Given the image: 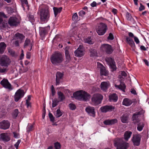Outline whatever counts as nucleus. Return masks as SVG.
<instances>
[{
	"instance_id": "21",
	"label": "nucleus",
	"mask_w": 149,
	"mask_h": 149,
	"mask_svg": "<svg viewBox=\"0 0 149 149\" xmlns=\"http://www.w3.org/2000/svg\"><path fill=\"white\" fill-rule=\"evenodd\" d=\"M85 110L90 116L93 117H95V112L94 108L93 107L88 106L86 108Z\"/></svg>"
},
{
	"instance_id": "6",
	"label": "nucleus",
	"mask_w": 149,
	"mask_h": 149,
	"mask_svg": "<svg viewBox=\"0 0 149 149\" xmlns=\"http://www.w3.org/2000/svg\"><path fill=\"white\" fill-rule=\"evenodd\" d=\"M103 99V95L99 93L94 94L91 99L92 104L95 106L101 103Z\"/></svg>"
},
{
	"instance_id": "8",
	"label": "nucleus",
	"mask_w": 149,
	"mask_h": 149,
	"mask_svg": "<svg viewBox=\"0 0 149 149\" xmlns=\"http://www.w3.org/2000/svg\"><path fill=\"white\" fill-rule=\"evenodd\" d=\"M77 98V100L84 101H87L89 99L90 95L85 91L81 90Z\"/></svg>"
},
{
	"instance_id": "43",
	"label": "nucleus",
	"mask_w": 149,
	"mask_h": 149,
	"mask_svg": "<svg viewBox=\"0 0 149 149\" xmlns=\"http://www.w3.org/2000/svg\"><path fill=\"white\" fill-rule=\"evenodd\" d=\"M85 42L86 43L90 45L94 43L93 41L92 40L91 37H88L87 38H86L85 40Z\"/></svg>"
},
{
	"instance_id": "38",
	"label": "nucleus",
	"mask_w": 149,
	"mask_h": 149,
	"mask_svg": "<svg viewBox=\"0 0 149 149\" xmlns=\"http://www.w3.org/2000/svg\"><path fill=\"white\" fill-rule=\"evenodd\" d=\"M60 102L58 100L57 98H55L52 100V107L54 108L56 107L58 104V103Z\"/></svg>"
},
{
	"instance_id": "40",
	"label": "nucleus",
	"mask_w": 149,
	"mask_h": 149,
	"mask_svg": "<svg viewBox=\"0 0 149 149\" xmlns=\"http://www.w3.org/2000/svg\"><path fill=\"white\" fill-rule=\"evenodd\" d=\"M22 5L23 8L24 9V6L25 5L26 6L29 7L28 3L27 0H21Z\"/></svg>"
},
{
	"instance_id": "29",
	"label": "nucleus",
	"mask_w": 149,
	"mask_h": 149,
	"mask_svg": "<svg viewBox=\"0 0 149 149\" xmlns=\"http://www.w3.org/2000/svg\"><path fill=\"white\" fill-rule=\"evenodd\" d=\"M57 94L58 96L59 101L60 102L62 101L65 99V97L64 94L61 91H58Z\"/></svg>"
},
{
	"instance_id": "18",
	"label": "nucleus",
	"mask_w": 149,
	"mask_h": 149,
	"mask_svg": "<svg viewBox=\"0 0 149 149\" xmlns=\"http://www.w3.org/2000/svg\"><path fill=\"white\" fill-rule=\"evenodd\" d=\"M2 17H6V15L3 13L0 12V29L6 28L7 25L6 22L3 21Z\"/></svg>"
},
{
	"instance_id": "34",
	"label": "nucleus",
	"mask_w": 149,
	"mask_h": 149,
	"mask_svg": "<svg viewBox=\"0 0 149 149\" xmlns=\"http://www.w3.org/2000/svg\"><path fill=\"white\" fill-rule=\"evenodd\" d=\"M122 104L126 106H130V100L127 98L124 99L122 102Z\"/></svg>"
},
{
	"instance_id": "49",
	"label": "nucleus",
	"mask_w": 149,
	"mask_h": 149,
	"mask_svg": "<svg viewBox=\"0 0 149 149\" xmlns=\"http://www.w3.org/2000/svg\"><path fill=\"white\" fill-rule=\"evenodd\" d=\"M80 91L81 90L76 92L73 93V95L75 99H77Z\"/></svg>"
},
{
	"instance_id": "57",
	"label": "nucleus",
	"mask_w": 149,
	"mask_h": 149,
	"mask_svg": "<svg viewBox=\"0 0 149 149\" xmlns=\"http://www.w3.org/2000/svg\"><path fill=\"white\" fill-rule=\"evenodd\" d=\"M131 93L134 95H137V93L136 91V89L131 88Z\"/></svg>"
},
{
	"instance_id": "60",
	"label": "nucleus",
	"mask_w": 149,
	"mask_h": 149,
	"mask_svg": "<svg viewBox=\"0 0 149 149\" xmlns=\"http://www.w3.org/2000/svg\"><path fill=\"white\" fill-rule=\"evenodd\" d=\"M80 16H83L85 14V12L84 10H81L79 13Z\"/></svg>"
},
{
	"instance_id": "23",
	"label": "nucleus",
	"mask_w": 149,
	"mask_h": 149,
	"mask_svg": "<svg viewBox=\"0 0 149 149\" xmlns=\"http://www.w3.org/2000/svg\"><path fill=\"white\" fill-rule=\"evenodd\" d=\"M69 49V47H66L65 49V54L66 58V61H65V63L67 64L71 60V57L69 54L68 49Z\"/></svg>"
},
{
	"instance_id": "48",
	"label": "nucleus",
	"mask_w": 149,
	"mask_h": 149,
	"mask_svg": "<svg viewBox=\"0 0 149 149\" xmlns=\"http://www.w3.org/2000/svg\"><path fill=\"white\" fill-rule=\"evenodd\" d=\"M68 106L71 110H74L76 108V105L73 103L69 104Z\"/></svg>"
},
{
	"instance_id": "11",
	"label": "nucleus",
	"mask_w": 149,
	"mask_h": 149,
	"mask_svg": "<svg viewBox=\"0 0 149 149\" xmlns=\"http://www.w3.org/2000/svg\"><path fill=\"white\" fill-rule=\"evenodd\" d=\"M141 136L138 133L134 134L132 141L134 146H138L140 144Z\"/></svg>"
},
{
	"instance_id": "55",
	"label": "nucleus",
	"mask_w": 149,
	"mask_h": 149,
	"mask_svg": "<svg viewBox=\"0 0 149 149\" xmlns=\"http://www.w3.org/2000/svg\"><path fill=\"white\" fill-rule=\"evenodd\" d=\"M29 21L31 22H33L35 21V19L33 15H30L29 17Z\"/></svg>"
},
{
	"instance_id": "12",
	"label": "nucleus",
	"mask_w": 149,
	"mask_h": 149,
	"mask_svg": "<svg viewBox=\"0 0 149 149\" xmlns=\"http://www.w3.org/2000/svg\"><path fill=\"white\" fill-rule=\"evenodd\" d=\"M20 23L18 19L14 17H10L8 21V23L11 26H17Z\"/></svg>"
},
{
	"instance_id": "26",
	"label": "nucleus",
	"mask_w": 149,
	"mask_h": 149,
	"mask_svg": "<svg viewBox=\"0 0 149 149\" xmlns=\"http://www.w3.org/2000/svg\"><path fill=\"white\" fill-rule=\"evenodd\" d=\"M109 100L110 102H116L118 99L117 95L115 93H113L110 94L109 97Z\"/></svg>"
},
{
	"instance_id": "31",
	"label": "nucleus",
	"mask_w": 149,
	"mask_h": 149,
	"mask_svg": "<svg viewBox=\"0 0 149 149\" xmlns=\"http://www.w3.org/2000/svg\"><path fill=\"white\" fill-rule=\"evenodd\" d=\"M62 9V7L57 8L54 7L53 9L55 17H56L58 13H61Z\"/></svg>"
},
{
	"instance_id": "58",
	"label": "nucleus",
	"mask_w": 149,
	"mask_h": 149,
	"mask_svg": "<svg viewBox=\"0 0 149 149\" xmlns=\"http://www.w3.org/2000/svg\"><path fill=\"white\" fill-rule=\"evenodd\" d=\"M8 69L6 68H0V73H5L7 72Z\"/></svg>"
},
{
	"instance_id": "4",
	"label": "nucleus",
	"mask_w": 149,
	"mask_h": 149,
	"mask_svg": "<svg viewBox=\"0 0 149 149\" xmlns=\"http://www.w3.org/2000/svg\"><path fill=\"white\" fill-rule=\"evenodd\" d=\"M144 111L142 110L140 111L136 112L132 116V125L131 129H133L135 130L136 129V124L140 121V116L141 113H144Z\"/></svg>"
},
{
	"instance_id": "53",
	"label": "nucleus",
	"mask_w": 149,
	"mask_h": 149,
	"mask_svg": "<svg viewBox=\"0 0 149 149\" xmlns=\"http://www.w3.org/2000/svg\"><path fill=\"white\" fill-rule=\"evenodd\" d=\"M78 19V16L77 13H75L73 15L72 17V19L74 21H76Z\"/></svg>"
},
{
	"instance_id": "44",
	"label": "nucleus",
	"mask_w": 149,
	"mask_h": 149,
	"mask_svg": "<svg viewBox=\"0 0 149 149\" xmlns=\"http://www.w3.org/2000/svg\"><path fill=\"white\" fill-rule=\"evenodd\" d=\"M106 61L109 63L110 65L113 64V63H114V60L110 57H108L106 59Z\"/></svg>"
},
{
	"instance_id": "3",
	"label": "nucleus",
	"mask_w": 149,
	"mask_h": 149,
	"mask_svg": "<svg viewBox=\"0 0 149 149\" xmlns=\"http://www.w3.org/2000/svg\"><path fill=\"white\" fill-rule=\"evenodd\" d=\"M127 75V74L125 71H120L118 77L119 79V81L120 83V84L119 85H117L116 84L115 85V87L120 89L123 92L125 91V90L126 87L123 82V81Z\"/></svg>"
},
{
	"instance_id": "61",
	"label": "nucleus",
	"mask_w": 149,
	"mask_h": 149,
	"mask_svg": "<svg viewBox=\"0 0 149 149\" xmlns=\"http://www.w3.org/2000/svg\"><path fill=\"white\" fill-rule=\"evenodd\" d=\"M140 6L139 8V10L140 11H141L144 9L145 7L143 5H142L141 3H140Z\"/></svg>"
},
{
	"instance_id": "14",
	"label": "nucleus",
	"mask_w": 149,
	"mask_h": 149,
	"mask_svg": "<svg viewBox=\"0 0 149 149\" xmlns=\"http://www.w3.org/2000/svg\"><path fill=\"white\" fill-rule=\"evenodd\" d=\"M84 48L82 45H80L74 52L75 56L78 57H81L84 55Z\"/></svg>"
},
{
	"instance_id": "37",
	"label": "nucleus",
	"mask_w": 149,
	"mask_h": 149,
	"mask_svg": "<svg viewBox=\"0 0 149 149\" xmlns=\"http://www.w3.org/2000/svg\"><path fill=\"white\" fill-rule=\"evenodd\" d=\"M31 44H33V43L31 42L30 40L26 38L24 44V47L25 48L27 46H30Z\"/></svg>"
},
{
	"instance_id": "63",
	"label": "nucleus",
	"mask_w": 149,
	"mask_h": 149,
	"mask_svg": "<svg viewBox=\"0 0 149 149\" xmlns=\"http://www.w3.org/2000/svg\"><path fill=\"white\" fill-rule=\"evenodd\" d=\"M131 47H132L133 49L135 47V45L134 42L131 40Z\"/></svg>"
},
{
	"instance_id": "41",
	"label": "nucleus",
	"mask_w": 149,
	"mask_h": 149,
	"mask_svg": "<svg viewBox=\"0 0 149 149\" xmlns=\"http://www.w3.org/2000/svg\"><path fill=\"white\" fill-rule=\"evenodd\" d=\"M63 114L62 113L60 109H58L56 111L55 116L56 118H58L61 116Z\"/></svg>"
},
{
	"instance_id": "25",
	"label": "nucleus",
	"mask_w": 149,
	"mask_h": 149,
	"mask_svg": "<svg viewBox=\"0 0 149 149\" xmlns=\"http://www.w3.org/2000/svg\"><path fill=\"white\" fill-rule=\"evenodd\" d=\"M0 139L4 142H7L9 141L10 138L8 136L7 133H2L0 134Z\"/></svg>"
},
{
	"instance_id": "64",
	"label": "nucleus",
	"mask_w": 149,
	"mask_h": 149,
	"mask_svg": "<svg viewBox=\"0 0 149 149\" xmlns=\"http://www.w3.org/2000/svg\"><path fill=\"white\" fill-rule=\"evenodd\" d=\"M126 15L127 19L128 20L130 21V13L128 12H127L126 13Z\"/></svg>"
},
{
	"instance_id": "39",
	"label": "nucleus",
	"mask_w": 149,
	"mask_h": 149,
	"mask_svg": "<svg viewBox=\"0 0 149 149\" xmlns=\"http://www.w3.org/2000/svg\"><path fill=\"white\" fill-rule=\"evenodd\" d=\"M131 37H132L134 38V41L136 43V44H138L140 43V41L138 38L134 36L133 33H131Z\"/></svg>"
},
{
	"instance_id": "54",
	"label": "nucleus",
	"mask_w": 149,
	"mask_h": 149,
	"mask_svg": "<svg viewBox=\"0 0 149 149\" xmlns=\"http://www.w3.org/2000/svg\"><path fill=\"white\" fill-rule=\"evenodd\" d=\"M91 56H95L97 54L96 50H93L91 51Z\"/></svg>"
},
{
	"instance_id": "20",
	"label": "nucleus",
	"mask_w": 149,
	"mask_h": 149,
	"mask_svg": "<svg viewBox=\"0 0 149 149\" xmlns=\"http://www.w3.org/2000/svg\"><path fill=\"white\" fill-rule=\"evenodd\" d=\"M100 86L102 91L106 92L110 86V84L109 82L103 81L101 83Z\"/></svg>"
},
{
	"instance_id": "47",
	"label": "nucleus",
	"mask_w": 149,
	"mask_h": 149,
	"mask_svg": "<svg viewBox=\"0 0 149 149\" xmlns=\"http://www.w3.org/2000/svg\"><path fill=\"white\" fill-rule=\"evenodd\" d=\"M33 125H29L26 128L27 132H29L31 131L32 130H33Z\"/></svg>"
},
{
	"instance_id": "51",
	"label": "nucleus",
	"mask_w": 149,
	"mask_h": 149,
	"mask_svg": "<svg viewBox=\"0 0 149 149\" xmlns=\"http://www.w3.org/2000/svg\"><path fill=\"white\" fill-rule=\"evenodd\" d=\"M111 68V71H114L116 70V67L115 65V63H113V64L110 65Z\"/></svg>"
},
{
	"instance_id": "30",
	"label": "nucleus",
	"mask_w": 149,
	"mask_h": 149,
	"mask_svg": "<svg viewBox=\"0 0 149 149\" xmlns=\"http://www.w3.org/2000/svg\"><path fill=\"white\" fill-rule=\"evenodd\" d=\"M47 31L45 28H41L40 30V34L42 37H44L47 33Z\"/></svg>"
},
{
	"instance_id": "52",
	"label": "nucleus",
	"mask_w": 149,
	"mask_h": 149,
	"mask_svg": "<svg viewBox=\"0 0 149 149\" xmlns=\"http://www.w3.org/2000/svg\"><path fill=\"white\" fill-rule=\"evenodd\" d=\"M49 116L50 118V121L53 122L54 120V117L52 114L50 112L49 113Z\"/></svg>"
},
{
	"instance_id": "2",
	"label": "nucleus",
	"mask_w": 149,
	"mask_h": 149,
	"mask_svg": "<svg viewBox=\"0 0 149 149\" xmlns=\"http://www.w3.org/2000/svg\"><path fill=\"white\" fill-rule=\"evenodd\" d=\"M51 63L53 65H58L61 63L63 61V56L59 52H55L50 57Z\"/></svg>"
},
{
	"instance_id": "24",
	"label": "nucleus",
	"mask_w": 149,
	"mask_h": 149,
	"mask_svg": "<svg viewBox=\"0 0 149 149\" xmlns=\"http://www.w3.org/2000/svg\"><path fill=\"white\" fill-rule=\"evenodd\" d=\"M118 122L116 119L106 120L104 121L103 123L106 125H111L114 124Z\"/></svg>"
},
{
	"instance_id": "42",
	"label": "nucleus",
	"mask_w": 149,
	"mask_h": 149,
	"mask_svg": "<svg viewBox=\"0 0 149 149\" xmlns=\"http://www.w3.org/2000/svg\"><path fill=\"white\" fill-rule=\"evenodd\" d=\"M129 37L125 36V38L126 39V42L127 43L130 45V32H128Z\"/></svg>"
},
{
	"instance_id": "13",
	"label": "nucleus",
	"mask_w": 149,
	"mask_h": 149,
	"mask_svg": "<svg viewBox=\"0 0 149 149\" xmlns=\"http://www.w3.org/2000/svg\"><path fill=\"white\" fill-rule=\"evenodd\" d=\"M97 67L100 71V74L101 76H107L108 75L109 72L106 70L105 67L102 64L97 63Z\"/></svg>"
},
{
	"instance_id": "16",
	"label": "nucleus",
	"mask_w": 149,
	"mask_h": 149,
	"mask_svg": "<svg viewBox=\"0 0 149 149\" xmlns=\"http://www.w3.org/2000/svg\"><path fill=\"white\" fill-rule=\"evenodd\" d=\"M115 109V107L112 105H105L101 107V111L103 113H106L108 111H111Z\"/></svg>"
},
{
	"instance_id": "45",
	"label": "nucleus",
	"mask_w": 149,
	"mask_h": 149,
	"mask_svg": "<svg viewBox=\"0 0 149 149\" xmlns=\"http://www.w3.org/2000/svg\"><path fill=\"white\" fill-rule=\"evenodd\" d=\"M8 52L13 57H15L17 56V54L15 53V52L12 49L9 50Z\"/></svg>"
},
{
	"instance_id": "27",
	"label": "nucleus",
	"mask_w": 149,
	"mask_h": 149,
	"mask_svg": "<svg viewBox=\"0 0 149 149\" xmlns=\"http://www.w3.org/2000/svg\"><path fill=\"white\" fill-rule=\"evenodd\" d=\"M136 125H137V130L141 132L143 130L145 125L143 122H139L138 123H137Z\"/></svg>"
},
{
	"instance_id": "56",
	"label": "nucleus",
	"mask_w": 149,
	"mask_h": 149,
	"mask_svg": "<svg viewBox=\"0 0 149 149\" xmlns=\"http://www.w3.org/2000/svg\"><path fill=\"white\" fill-rule=\"evenodd\" d=\"M107 39L108 40H112L114 39V37L113 34L110 33L109 34V36L107 38Z\"/></svg>"
},
{
	"instance_id": "10",
	"label": "nucleus",
	"mask_w": 149,
	"mask_h": 149,
	"mask_svg": "<svg viewBox=\"0 0 149 149\" xmlns=\"http://www.w3.org/2000/svg\"><path fill=\"white\" fill-rule=\"evenodd\" d=\"M100 49L108 54L112 53L113 50L111 46L108 44L102 45L100 47Z\"/></svg>"
},
{
	"instance_id": "22",
	"label": "nucleus",
	"mask_w": 149,
	"mask_h": 149,
	"mask_svg": "<svg viewBox=\"0 0 149 149\" xmlns=\"http://www.w3.org/2000/svg\"><path fill=\"white\" fill-rule=\"evenodd\" d=\"M63 74L60 72H58L56 74V85H59L61 82V79L63 76Z\"/></svg>"
},
{
	"instance_id": "28",
	"label": "nucleus",
	"mask_w": 149,
	"mask_h": 149,
	"mask_svg": "<svg viewBox=\"0 0 149 149\" xmlns=\"http://www.w3.org/2000/svg\"><path fill=\"white\" fill-rule=\"evenodd\" d=\"M6 45L4 42L0 43V54H2L4 52Z\"/></svg>"
},
{
	"instance_id": "19",
	"label": "nucleus",
	"mask_w": 149,
	"mask_h": 149,
	"mask_svg": "<svg viewBox=\"0 0 149 149\" xmlns=\"http://www.w3.org/2000/svg\"><path fill=\"white\" fill-rule=\"evenodd\" d=\"M0 84L3 87L10 90L12 89L11 84L8 82V79H3L1 81Z\"/></svg>"
},
{
	"instance_id": "9",
	"label": "nucleus",
	"mask_w": 149,
	"mask_h": 149,
	"mask_svg": "<svg viewBox=\"0 0 149 149\" xmlns=\"http://www.w3.org/2000/svg\"><path fill=\"white\" fill-rule=\"evenodd\" d=\"M10 63V59L6 55H3L0 59V65L2 66L7 67Z\"/></svg>"
},
{
	"instance_id": "32",
	"label": "nucleus",
	"mask_w": 149,
	"mask_h": 149,
	"mask_svg": "<svg viewBox=\"0 0 149 149\" xmlns=\"http://www.w3.org/2000/svg\"><path fill=\"white\" fill-rule=\"evenodd\" d=\"M128 117L127 114H124L120 117L121 121L123 123H127L128 121Z\"/></svg>"
},
{
	"instance_id": "17",
	"label": "nucleus",
	"mask_w": 149,
	"mask_h": 149,
	"mask_svg": "<svg viewBox=\"0 0 149 149\" xmlns=\"http://www.w3.org/2000/svg\"><path fill=\"white\" fill-rule=\"evenodd\" d=\"M10 123L8 120H3L0 122V129L6 130L8 129Z\"/></svg>"
},
{
	"instance_id": "36",
	"label": "nucleus",
	"mask_w": 149,
	"mask_h": 149,
	"mask_svg": "<svg viewBox=\"0 0 149 149\" xmlns=\"http://www.w3.org/2000/svg\"><path fill=\"white\" fill-rule=\"evenodd\" d=\"M130 136V132L129 131H126L124 134V137L125 140L127 141Z\"/></svg>"
},
{
	"instance_id": "33",
	"label": "nucleus",
	"mask_w": 149,
	"mask_h": 149,
	"mask_svg": "<svg viewBox=\"0 0 149 149\" xmlns=\"http://www.w3.org/2000/svg\"><path fill=\"white\" fill-rule=\"evenodd\" d=\"M15 37L16 39H19L20 41H22L25 37V36L22 34L19 33H17L15 34Z\"/></svg>"
},
{
	"instance_id": "50",
	"label": "nucleus",
	"mask_w": 149,
	"mask_h": 149,
	"mask_svg": "<svg viewBox=\"0 0 149 149\" xmlns=\"http://www.w3.org/2000/svg\"><path fill=\"white\" fill-rule=\"evenodd\" d=\"M18 114V109H15L13 113V116L15 118L16 117Z\"/></svg>"
},
{
	"instance_id": "62",
	"label": "nucleus",
	"mask_w": 149,
	"mask_h": 149,
	"mask_svg": "<svg viewBox=\"0 0 149 149\" xmlns=\"http://www.w3.org/2000/svg\"><path fill=\"white\" fill-rule=\"evenodd\" d=\"M46 113V111H45V107H43V113H42V118L43 119H44L45 118V116Z\"/></svg>"
},
{
	"instance_id": "7",
	"label": "nucleus",
	"mask_w": 149,
	"mask_h": 149,
	"mask_svg": "<svg viewBox=\"0 0 149 149\" xmlns=\"http://www.w3.org/2000/svg\"><path fill=\"white\" fill-rule=\"evenodd\" d=\"M107 29L106 24L101 22L99 25L98 28L96 29V31L99 35L102 36L104 34Z\"/></svg>"
},
{
	"instance_id": "35",
	"label": "nucleus",
	"mask_w": 149,
	"mask_h": 149,
	"mask_svg": "<svg viewBox=\"0 0 149 149\" xmlns=\"http://www.w3.org/2000/svg\"><path fill=\"white\" fill-rule=\"evenodd\" d=\"M139 103V100L138 98L136 97L135 99H133L131 100V104H132V106L134 107L136 104Z\"/></svg>"
},
{
	"instance_id": "59",
	"label": "nucleus",
	"mask_w": 149,
	"mask_h": 149,
	"mask_svg": "<svg viewBox=\"0 0 149 149\" xmlns=\"http://www.w3.org/2000/svg\"><path fill=\"white\" fill-rule=\"evenodd\" d=\"M28 70V68L27 67H23V69H21V71L22 73L25 72Z\"/></svg>"
},
{
	"instance_id": "46",
	"label": "nucleus",
	"mask_w": 149,
	"mask_h": 149,
	"mask_svg": "<svg viewBox=\"0 0 149 149\" xmlns=\"http://www.w3.org/2000/svg\"><path fill=\"white\" fill-rule=\"evenodd\" d=\"M54 146L55 149H60L61 148V145L59 143L57 142L54 143Z\"/></svg>"
},
{
	"instance_id": "1",
	"label": "nucleus",
	"mask_w": 149,
	"mask_h": 149,
	"mask_svg": "<svg viewBox=\"0 0 149 149\" xmlns=\"http://www.w3.org/2000/svg\"><path fill=\"white\" fill-rule=\"evenodd\" d=\"M39 11L41 22L42 23H46L49 20L50 16L49 6L47 5L42 4L39 6Z\"/></svg>"
},
{
	"instance_id": "5",
	"label": "nucleus",
	"mask_w": 149,
	"mask_h": 149,
	"mask_svg": "<svg viewBox=\"0 0 149 149\" xmlns=\"http://www.w3.org/2000/svg\"><path fill=\"white\" fill-rule=\"evenodd\" d=\"M113 144L116 147V149H127L128 146V143L123 141L121 139H115Z\"/></svg>"
},
{
	"instance_id": "15",
	"label": "nucleus",
	"mask_w": 149,
	"mask_h": 149,
	"mask_svg": "<svg viewBox=\"0 0 149 149\" xmlns=\"http://www.w3.org/2000/svg\"><path fill=\"white\" fill-rule=\"evenodd\" d=\"M24 92L22 90L19 89L16 92L14 95L15 101L17 102L19 100L23 97Z\"/></svg>"
}]
</instances>
